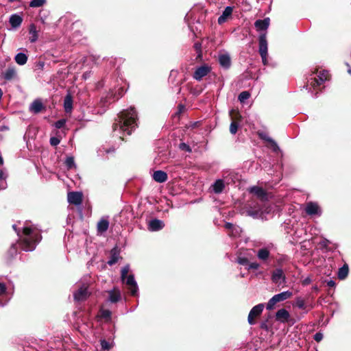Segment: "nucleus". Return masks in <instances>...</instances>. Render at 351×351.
<instances>
[{"instance_id":"nucleus-24","label":"nucleus","mask_w":351,"mask_h":351,"mask_svg":"<svg viewBox=\"0 0 351 351\" xmlns=\"http://www.w3.org/2000/svg\"><path fill=\"white\" fill-rule=\"evenodd\" d=\"M109 227V221L106 219H101L97 224V231L99 234L106 232Z\"/></svg>"},{"instance_id":"nucleus-26","label":"nucleus","mask_w":351,"mask_h":351,"mask_svg":"<svg viewBox=\"0 0 351 351\" xmlns=\"http://www.w3.org/2000/svg\"><path fill=\"white\" fill-rule=\"evenodd\" d=\"M109 294V300L112 303H117L121 300V293L119 290L117 289H114L113 290H111L108 291Z\"/></svg>"},{"instance_id":"nucleus-33","label":"nucleus","mask_w":351,"mask_h":351,"mask_svg":"<svg viewBox=\"0 0 351 351\" xmlns=\"http://www.w3.org/2000/svg\"><path fill=\"white\" fill-rule=\"evenodd\" d=\"M14 60L19 65H24L27 61V56L23 53H19L15 56Z\"/></svg>"},{"instance_id":"nucleus-46","label":"nucleus","mask_w":351,"mask_h":351,"mask_svg":"<svg viewBox=\"0 0 351 351\" xmlns=\"http://www.w3.org/2000/svg\"><path fill=\"white\" fill-rule=\"evenodd\" d=\"M101 349L104 350H108L110 348V343L105 339L101 340Z\"/></svg>"},{"instance_id":"nucleus-1","label":"nucleus","mask_w":351,"mask_h":351,"mask_svg":"<svg viewBox=\"0 0 351 351\" xmlns=\"http://www.w3.org/2000/svg\"><path fill=\"white\" fill-rule=\"evenodd\" d=\"M137 112L135 108L130 107L129 109L121 111L119 114L115 123L112 125L113 130L118 128L124 134L131 135L132 132L137 128Z\"/></svg>"},{"instance_id":"nucleus-14","label":"nucleus","mask_w":351,"mask_h":351,"mask_svg":"<svg viewBox=\"0 0 351 351\" xmlns=\"http://www.w3.org/2000/svg\"><path fill=\"white\" fill-rule=\"evenodd\" d=\"M234 7L227 6L223 11L222 14L218 18L217 23L222 25L232 17Z\"/></svg>"},{"instance_id":"nucleus-18","label":"nucleus","mask_w":351,"mask_h":351,"mask_svg":"<svg viewBox=\"0 0 351 351\" xmlns=\"http://www.w3.org/2000/svg\"><path fill=\"white\" fill-rule=\"evenodd\" d=\"M165 226V223L162 221L154 219L149 222L148 229L151 231H158L162 230Z\"/></svg>"},{"instance_id":"nucleus-63","label":"nucleus","mask_w":351,"mask_h":351,"mask_svg":"<svg viewBox=\"0 0 351 351\" xmlns=\"http://www.w3.org/2000/svg\"><path fill=\"white\" fill-rule=\"evenodd\" d=\"M3 158L0 156V165H3Z\"/></svg>"},{"instance_id":"nucleus-17","label":"nucleus","mask_w":351,"mask_h":351,"mask_svg":"<svg viewBox=\"0 0 351 351\" xmlns=\"http://www.w3.org/2000/svg\"><path fill=\"white\" fill-rule=\"evenodd\" d=\"M245 213L247 216L252 217L254 219L260 217L262 215L260 208H253L250 204H249V206L245 208Z\"/></svg>"},{"instance_id":"nucleus-38","label":"nucleus","mask_w":351,"mask_h":351,"mask_svg":"<svg viewBox=\"0 0 351 351\" xmlns=\"http://www.w3.org/2000/svg\"><path fill=\"white\" fill-rule=\"evenodd\" d=\"M65 165L69 169L75 167L74 158L72 156L67 157L65 160Z\"/></svg>"},{"instance_id":"nucleus-16","label":"nucleus","mask_w":351,"mask_h":351,"mask_svg":"<svg viewBox=\"0 0 351 351\" xmlns=\"http://www.w3.org/2000/svg\"><path fill=\"white\" fill-rule=\"evenodd\" d=\"M305 212L308 215H319L321 213L318 204L313 202L306 204Z\"/></svg>"},{"instance_id":"nucleus-19","label":"nucleus","mask_w":351,"mask_h":351,"mask_svg":"<svg viewBox=\"0 0 351 351\" xmlns=\"http://www.w3.org/2000/svg\"><path fill=\"white\" fill-rule=\"evenodd\" d=\"M270 24L269 18H265L264 19L256 20L254 23V26L257 31H265L267 29Z\"/></svg>"},{"instance_id":"nucleus-62","label":"nucleus","mask_w":351,"mask_h":351,"mask_svg":"<svg viewBox=\"0 0 351 351\" xmlns=\"http://www.w3.org/2000/svg\"><path fill=\"white\" fill-rule=\"evenodd\" d=\"M3 171L2 170H0V181L3 179Z\"/></svg>"},{"instance_id":"nucleus-47","label":"nucleus","mask_w":351,"mask_h":351,"mask_svg":"<svg viewBox=\"0 0 351 351\" xmlns=\"http://www.w3.org/2000/svg\"><path fill=\"white\" fill-rule=\"evenodd\" d=\"M238 263H239L241 265H249V260L245 257H239L238 258Z\"/></svg>"},{"instance_id":"nucleus-42","label":"nucleus","mask_w":351,"mask_h":351,"mask_svg":"<svg viewBox=\"0 0 351 351\" xmlns=\"http://www.w3.org/2000/svg\"><path fill=\"white\" fill-rule=\"evenodd\" d=\"M179 148L181 150H183V151H185V152H191V151H192L191 148L190 147V146L189 145L186 144L185 143H180Z\"/></svg>"},{"instance_id":"nucleus-12","label":"nucleus","mask_w":351,"mask_h":351,"mask_svg":"<svg viewBox=\"0 0 351 351\" xmlns=\"http://www.w3.org/2000/svg\"><path fill=\"white\" fill-rule=\"evenodd\" d=\"M257 134L261 140H263L269 143V147L271 148L274 152H277L280 149L276 141L270 138L267 133L258 131Z\"/></svg>"},{"instance_id":"nucleus-10","label":"nucleus","mask_w":351,"mask_h":351,"mask_svg":"<svg viewBox=\"0 0 351 351\" xmlns=\"http://www.w3.org/2000/svg\"><path fill=\"white\" fill-rule=\"evenodd\" d=\"M266 33L261 34L258 38V53L261 56L268 55Z\"/></svg>"},{"instance_id":"nucleus-8","label":"nucleus","mask_w":351,"mask_h":351,"mask_svg":"<svg viewBox=\"0 0 351 351\" xmlns=\"http://www.w3.org/2000/svg\"><path fill=\"white\" fill-rule=\"evenodd\" d=\"M271 280L274 283L278 285L286 282V276L282 269L277 268L272 271Z\"/></svg>"},{"instance_id":"nucleus-48","label":"nucleus","mask_w":351,"mask_h":351,"mask_svg":"<svg viewBox=\"0 0 351 351\" xmlns=\"http://www.w3.org/2000/svg\"><path fill=\"white\" fill-rule=\"evenodd\" d=\"M60 142V140L57 137H51L50 138V144L52 146L58 145Z\"/></svg>"},{"instance_id":"nucleus-13","label":"nucleus","mask_w":351,"mask_h":351,"mask_svg":"<svg viewBox=\"0 0 351 351\" xmlns=\"http://www.w3.org/2000/svg\"><path fill=\"white\" fill-rule=\"evenodd\" d=\"M121 258L120 256V250L119 249L118 246H114L110 252V258L107 263L112 266L114 264H116L118 261Z\"/></svg>"},{"instance_id":"nucleus-11","label":"nucleus","mask_w":351,"mask_h":351,"mask_svg":"<svg viewBox=\"0 0 351 351\" xmlns=\"http://www.w3.org/2000/svg\"><path fill=\"white\" fill-rule=\"evenodd\" d=\"M68 202L76 206L80 205L83 200V194L81 192H69L67 195Z\"/></svg>"},{"instance_id":"nucleus-30","label":"nucleus","mask_w":351,"mask_h":351,"mask_svg":"<svg viewBox=\"0 0 351 351\" xmlns=\"http://www.w3.org/2000/svg\"><path fill=\"white\" fill-rule=\"evenodd\" d=\"M29 32L32 35L29 37V41L31 43H35L38 40V32H37V30H36V25L34 23H32L29 25Z\"/></svg>"},{"instance_id":"nucleus-41","label":"nucleus","mask_w":351,"mask_h":351,"mask_svg":"<svg viewBox=\"0 0 351 351\" xmlns=\"http://www.w3.org/2000/svg\"><path fill=\"white\" fill-rule=\"evenodd\" d=\"M100 315L102 318L104 319H110L111 317V312L108 309H103L100 311Z\"/></svg>"},{"instance_id":"nucleus-34","label":"nucleus","mask_w":351,"mask_h":351,"mask_svg":"<svg viewBox=\"0 0 351 351\" xmlns=\"http://www.w3.org/2000/svg\"><path fill=\"white\" fill-rule=\"evenodd\" d=\"M269 251L267 248H261L258 251L257 256L259 259L266 261L269 256Z\"/></svg>"},{"instance_id":"nucleus-53","label":"nucleus","mask_w":351,"mask_h":351,"mask_svg":"<svg viewBox=\"0 0 351 351\" xmlns=\"http://www.w3.org/2000/svg\"><path fill=\"white\" fill-rule=\"evenodd\" d=\"M261 328L262 329H264L265 330H269V326L267 325V322H263L261 324V326H260Z\"/></svg>"},{"instance_id":"nucleus-50","label":"nucleus","mask_w":351,"mask_h":351,"mask_svg":"<svg viewBox=\"0 0 351 351\" xmlns=\"http://www.w3.org/2000/svg\"><path fill=\"white\" fill-rule=\"evenodd\" d=\"M249 267H248V269H258L260 267V265L258 263H249L248 265Z\"/></svg>"},{"instance_id":"nucleus-28","label":"nucleus","mask_w":351,"mask_h":351,"mask_svg":"<svg viewBox=\"0 0 351 351\" xmlns=\"http://www.w3.org/2000/svg\"><path fill=\"white\" fill-rule=\"evenodd\" d=\"M2 75L6 81H10L16 76L15 69L14 67H9Z\"/></svg>"},{"instance_id":"nucleus-57","label":"nucleus","mask_w":351,"mask_h":351,"mask_svg":"<svg viewBox=\"0 0 351 351\" xmlns=\"http://www.w3.org/2000/svg\"><path fill=\"white\" fill-rule=\"evenodd\" d=\"M261 59H262V62H263V64L264 65H267V55H265L264 56H261Z\"/></svg>"},{"instance_id":"nucleus-21","label":"nucleus","mask_w":351,"mask_h":351,"mask_svg":"<svg viewBox=\"0 0 351 351\" xmlns=\"http://www.w3.org/2000/svg\"><path fill=\"white\" fill-rule=\"evenodd\" d=\"M23 22V18L17 14H12L9 19V23L12 28H18Z\"/></svg>"},{"instance_id":"nucleus-56","label":"nucleus","mask_w":351,"mask_h":351,"mask_svg":"<svg viewBox=\"0 0 351 351\" xmlns=\"http://www.w3.org/2000/svg\"><path fill=\"white\" fill-rule=\"evenodd\" d=\"M311 282V280L310 278H306V279H304L303 281H302V285H309L310 283Z\"/></svg>"},{"instance_id":"nucleus-54","label":"nucleus","mask_w":351,"mask_h":351,"mask_svg":"<svg viewBox=\"0 0 351 351\" xmlns=\"http://www.w3.org/2000/svg\"><path fill=\"white\" fill-rule=\"evenodd\" d=\"M318 77H326V80H328V73L326 71H322L319 73V74L317 75Z\"/></svg>"},{"instance_id":"nucleus-60","label":"nucleus","mask_w":351,"mask_h":351,"mask_svg":"<svg viewBox=\"0 0 351 351\" xmlns=\"http://www.w3.org/2000/svg\"><path fill=\"white\" fill-rule=\"evenodd\" d=\"M232 227H233V225H232V223H228H228H226L225 224V228H226V229H232Z\"/></svg>"},{"instance_id":"nucleus-9","label":"nucleus","mask_w":351,"mask_h":351,"mask_svg":"<svg viewBox=\"0 0 351 351\" xmlns=\"http://www.w3.org/2000/svg\"><path fill=\"white\" fill-rule=\"evenodd\" d=\"M90 296V293L88 291L87 287H80L74 293V300L77 302L85 301Z\"/></svg>"},{"instance_id":"nucleus-52","label":"nucleus","mask_w":351,"mask_h":351,"mask_svg":"<svg viewBox=\"0 0 351 351\" xmlns=\"http://www.w3.org/2000/svg\"><path fill=\"white\" fill-rule=\"evenodd\" d=\"M6 291V287L5 284L0 282V295L5 293Z\"/></svg>"},{"instance_id":"nucleus-2","label":"nucleus","mask_w":351,"mask_h":351,"mask_svg":"<svg viewBox=\"0 0 351 351\" xmlns=\"http://www.w3.org/2000/svg\"><path fill=\"white\" fill-rule=\"evenodd\" d=\"M130 271V266L128 265L124 266L121 271V278L123 282L128 287V290L131 295H136L138 291V286L136 282L134 280L133 274L128 275Z\"/></svg>"},{"instance_id":"nucleus-64","label":"nucleus","mask_w":351,"mask_h":351,"mask_svg":"<svg viewBox=\"0 0 351 351\" xmlns=\"http://www.w3.org/2000/svg\"><path fill=\"white\" fill-rule=\"evenodd\" d=\"M179 108H180L179 113H180V112H181V111H182V108H184V106H182V105H180V106H179Z\"/></svg>"},{"instance_id":"nucleus-27","label":"nucleus","mask_w":351,"mask_h":351,"mask_svg":"<svg viewBox=\"0 0 351 351\" xmlns=\"http://www.w3.org/2000/svg\"><path fill=\"white\" fill-rule=\"evenodd\" d=\"M17 254V248L16 247V245H12L9 250L7 251L5 258L8 263L10 262L12 258L16 255Z\"/></svg>"},{"instance_id":"nucleus-37","label":"nucleus","mask_w":351,"mask_h":351,"mask_svg":"<svg viewBox=\"0 0 351 351\" xmlns=\"http://www.w3.org/2000/svg\"><path fill=\"white\" fill-rule=\"evenodd\" d=\"M250 97V94L248 91L241 92L238 97V99L240 102L243 103L245 100L248 99Z\"/></svg>"},{"instance_id":"nucleus-25","label":"nucleus","mask_w":351,"mask_h":351,"mask_svg":"<svg viewBox=\"0 0 351 351\" xmlns=\"http://www.w3.org/2000/svg\"><path fill=\"white\" fill-rule=\"evenodd\" d=\"M45 107L41 102L40 100L36 99L34 100L32 104L30 106L29 110L32 112H34V113L37 114L42 111L43 109H44Z\"/></svg>"},{"instance_id":"nucleus-43","label":"nucleus","mask_w":351,"mask_h":351,"mask_svg":"<svg viewBox=\"0 0 351 351\" xmlns=\"http://www.w3.org/2000/svg\"><path fill=\"white\" fill-rule=\"evenodd\" d=\"M66 120L64 119H61L55 123V127L58 129H60L64 126Z\"/></svg>"},{"instance_id":"nucleus-39","label":"nucleus","mask_w":351,"mask_h":351,"mask_svg":"<svg viewBox=\"0 0 351 351\" xmlns=\"http://www.w3.org/2000/svg\"><path fill=\"white\" fill-rule=\"evenodd\" d=\"M239 128V123L237 121H232L230 125V132L232 134H235Z\"/></svg>"},{"instance_id":"nucleus-4","label":"nucleus","mask_w":351,"mask_h":351,"mask_svg":"<svg viewBox=\"0 0 351 351\" xmlns=\"http://www.w3.org/2000/svg\"><path fill=\"white\" fill-rule=\"evenodd\" d=\"M264 306L263 304H258L251 309L247 317V322L250 325L256 323V319L262 314Z\"/></svg>"},{"instance_id":"nucleus-55","label":"nucleus","mask_w":351,"mask_h":351,"mask_svg":"<svg viewBox=\"0 0 351 351\" xmlns=\"http://www.w3.org/2000/svg\"><path fill=\"white\" fill-rule=\"evenodd\" d=\"M336 283L334 280H330L327 281V285L330 287H334L335 286Z\"/></svg>"},{"instance_id":"nucleus-29","label":"nucleus","mask_w":351,"mask_h":351,"mask_svg":"<svg viewBox=\"0 0 351 351\" xmlns=\"http://www.w3.org/2000/svg\"><path fill=\"white\" fill-rule=\"evenodd\" d=\"M311 81L310 82V85L312 88L315 89L317 88V87L321 86L326 80V77L317 76V77H313L311 78Z\"/></svg>"},{"instance_id":"nucleus-40","label":"nucleus","mask_w":351,"mask_h":351,"mask_svg":"<svg viewBox=\"0 0 351 351\" xmlns=\"http://www.w3.org/2000/svg\"><path fill=\"white\" fill-rule=\"evenodd\" d=\"M295 303L296 306L300 309H305L306 307L304 300L301 298H297Z\"/></svg>"},{"instance_id":"nucleus-59","label":"nucleus","mask_w":351,"mask_h":351,"mask_svg":"<svg viewBox=\"0 0 351 351\" xmlns=\"http://www.w3.org/2000/svg\"><path fill=\"white\" fill-rule=\"evenodd\" d=\"M37 66H38L39 69H43L44 66H45V62H42V61H40V62H38Z\"/></svg>"},{"instance_id":"nucleus-31","label":"nucleus","mask_w":351,"mask_h":351,"mask_svg":"<svg viewBox=\"0 0 351 351\" xmlns=\"http://www.w3.org/2000/svg\"><path fill=\"white\" fill-rule=\"evenodd\" d=\"M225 188L223 181L217 180L213 185V189L215 193H221Z\"/></svg>"},{"instance_id":"nucleus-5","label":"nucleus","mask_w":351,"mask_h":351,"mask_svg":"<svg viewBox=\"0 0 351 351\" xmlns=\"http://www.w3.org/2000/svg\"><path fill=\"white\" fill-rule=\"evenodd\" d=\"M19 247L24 251H33L36 248V242L30 237L21 238L19 241Z\"/></svg>"},{"instance_id":"nucleus-44","label":"nucleus","mask_w":351,"mask_h":351,"mask_svg":"<svg viewBox=\"0 0 351 351\" xmlns=\"http://www.w3.org/2000/svg\"><path fill=\"white\" fill-rule=\"evenodd\" d=\"M23 234L25 237H30L32 234V229L29 227H25L23 230Z\"/></svg>"},{"instance_id":"nucleus-23","label":"nucleus","mask_w":351,"mask_h":351,"mask_svg":"<svg viewBox=\"0 0 351 351\" xmlns=\"http://www.w3.org/2000/svg\"><path fill=\"white\" fill-rule=\"evenodd\" d=\"M64 108L66 113L71 112L73 110V97L70 93L64 97Z\"/></svg>"},{"instance_id":"nucleus-3","label":"nucleus","mask_w":351,"mask_h":351,"mask_svg":"<svg viewBox=\"0 0 351 351\" xmlns=\"http://www.w3.org/2000/svg\"><path fill=\"white\" fill-rule=\"evenodd\" d=\"M293 295V293L289 291H284L278 294L274 295L267 302V309L272 310L274 308L275 305L280 302H283L289 299Z\"/></svg>"},{"instance_id":"nucleus-6","label":"nucleus","mask_w":351,"mask_h":351,"mask_svg":"<svg viewBox=\"0 0 351 351\" xmlns=\"http://www.w3.org/2000/svg\"><path fill=\"white\" fill-rule=\"evenodd\" d=\"M249 192L262 202H265L268 199V193L262 187L254 186L249 189Z\"/></svg>"},{"instance_id":"nucleus-61","label":"nucleus","mask_w":351,"mask_h":351,"mask_svg":"<svg viewBox=\"0 0 351 351\" xmlns=\"http://www.w3.org/2000/svg\"><path fill=\"white\" fill-rule=\"evenodd\" d=\"M197 56L196 59L202 60V51H199V52H197Z\"/></svg>"},{"instance_id":"nucleus-15","label":"nucleus","mask_w":351,"mask_h":351,"mask_svg":"<svg viewBox=\"0 0 351 351\" xmlns=\"http://www.w3.org/2000/svg\"><path fill=\"white\" fill-rule=\"evenodd\" d=\"M276 320L281 323H287L290 319V314L285 308L279 309L276 313Z\"/></svg>"},{"instance_id":"nucleus-7","label":"nucleus","mask_w":351,"mask_h":351,"mask_svg":"<svg viewBox=\"0 0 351 351\" xmlns=\"http://www.w3.org/2000/svg\"><path fill=\"white\" fill-rule=\"evenodd\" d=\"M211 71V67L208 64H204L196 69L193 77L197 81H200Z\"/></svg>"},{"instance_id":"nucleus-51","label":"nucleus","mask_w":351,"mask_h":351,"mask_svg":"<svg viewBox=\"0 0 351 351\" xmlns=\"http://www.w3.org/2000/svg\"><path fill=\"white\" fill-rule=\"evenodd\" d=\"M193 48L196 52L202 51V43L196 42L193 45Z\"/></svg>"},{"instance_id":"nucleus-22","label":"nucleus","mask_w":351,"mask_h":351,"mask_svg":"<svg viewBox=\"0 0 351 351\" xmlns=\"http://www.w3.org/2000/svg\"><path fill=\"white\" fill-rule=\"evenodd\" d=\"M153 179L157 182L163 183L167 180L168 176L166 172L158 170L154 172Z\"/></svg>"},{"instance_id":"nucleus-58","label":"nucleus","mask_w":351,"mask_h":351,"mask_svg":"<svg viewBox=\"0 0 351 351\" xmlns=\"http://www.w3.org/2000/svg\"><path fill=\"white\" fill-rule=\"evenodd\" d=\"M329 241L328 239H324L322 243V245L326 247L329 243Z\"/></svg>"},{"instance_id":"nucleus-32","label":"nucleus","mask_w":351,"mask_h":351,"mask_svg":"<svg viewBox=\"0 0 351 351\" xmlns=\"http://www.w3.org/2000/svg\"><path fill=\"white\" fill-rule=\"evenodd\" d=\"M349 267L347 264H344L338 271V278L340 280H344L348 275Z\"/></svg>"},{"instance_id":"nucleus-36","label":"nucleus","mask_w":351,"mask_h":351,"mask_svg":"<svg viewBox=\"0 0 351 351\" xmlns=\"http://www.w3.org/2000/svg\"><path fill=\"white\" fill-rule=\"evenodd\" d=\"M46 3V0H32L29 6L32 8H39Z\"/></svg>"},{"instance_id":"nucleus-49","label":"nucleus","mask_w":351,"mask_h":351,"mask_svg":"<svg viewBox=\"0 0 351 351\" xmlns=\"http://www.w3.org/2000/svg\"><path fill=\"white\" fill-rule=\"evenodd\" d=\"M323 337V334L320 332H318L315 334L313 339L317 342H319L322 340Z\"/></svg>"},{"instance_id":"nucleus-20","label":"nucleus","mask_w":351,"mask_h":351,"mask_svg":"<svg viewBox=\"0 0 351 351\" xmlns=\"http://www.w3.org/2000/svg\"><path fill=\"white\" fill-rule=\"evenodd\" d=\"M219 62L223 68L228 69L231 66L230 56L227 53L219 55Z\"/></svg>"},{"instance_id":"nucleus-45","label":"nucleus","mask_w":351,"mask_h":351,"mask_svg":"<svg viewBox=\"0 0 351 351\" xmlns=\"http://www.w3.org/2000/svg\"><path fill=\"white\" fill-rule=\"evenodd\" d=\"M30 238L32 239H33L34 242H36V245L37 243H38L41 240L42 236L39 233H36V234H32V236L30 237Z\"/></svg>"},{"instance_id":"nucleus-35","label":"nucleus","mask_w":351,"mask_h":351,"mask_svg":"<svg viewBox=\"0 0 351 351\" xmlns=\"http://www.w3.org/2000/svg\"><path fill=\"white\" fill-rule=\"evenodd\" d=\"M230 115L231 117L232 121H237L239 123L241 121L242 117L237 110L234 109L231 110L230 111Z\"/></svg>"}]
</instances>
